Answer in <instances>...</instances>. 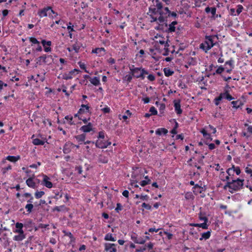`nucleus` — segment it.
Masks as SVG:
<instances>
[{"label":"nucleus","mask_w":252,"mask_h":252,"mask_svg":"<svg viewBox=\"0 0 252 252\" xmlns=\"http://www.w3.org/2000/svg\"><path fill=\"white\" fill-rule=\"evenodd\" d=\"M152 2L153 4L149 7L148 12L151 18L150 22H156L158 24L163 23L164 20L162 13H164V8L163 7L162 2L159 0H153Z\"/></svg>","instance_id":"nucleus-1"},{"label":"nucleus","mask_w":252,"mask_h":252,"mask_svg":"<svg viewBox=\"0 0 252 252\" xmlns=\"http://www.w3.org/2000/svg\"><path fill=\"white\" fill-rule=\"evenodd\" d=\"M244 185V179L237 178L233 179L231 181H228L223 187V189L233 193L243 189Z\"/></svg>","instance_id":"nucleus-2"},{"label":"nucleus","mask_w":252,"mask_h":252,"mask_svg":"<svg viewBox=\"0 0 252 252\" xmlns=\"http://www.w3.org/2000/svg\"><path fill=\"white\" fill-rule=\"evenodd\" d=\"M217 38V35H206L204 41L200 44L199 48L205 53H207L216 44Z\"/></svg>","instance_id":"nucleus-3"},{"label":"nucleus","mask_w":252,"mask_h":252,"mask_svg":"<svg viewBox=\"0 0 252 252\" xmlns=\"http://www.w3.org/2000/svg\"><path fill=\"white\" fill-rule=\"evenodd\" d=\"M129 70L132 75L136 78H145V74H148V72L141 67H135L134 65L129 66Z\"/></svg>","instance_id":"nucleus-4"},{"label":"nucleus","mask_w":252,"mask_h":252,"mask_svg":"<svg viewBox=\"0 0 252 252\" xmlns=\"http://www.w3.org/2000/svg\"><path fill=\"white\" fill-rule=\"evenodd\" d=\"M155 38L157 39V40L156 41V44L155 47H157V43H159L160 45H163L164 46V52L162 53V55L163 56H168L169 54V50L168 49L169 45L167 42L168 39L166 41H165V38H164L163 37L160 36H159L158 39L157 36H156Z\"/></svg>","instance_id":"nucleus-5"},{"label":"nucleus","mask_w":252,"mask_h":252,"mask_svg":"<svg viewBox=\"0 0 252 252\" xmlns=\"http://www.w3.org/2000/svg\"><path fill=\"white\" fill-rule=\"evenodd\" d=\"M53 59L51 55H43L37 58V63L41 65L43 63L49 64L53 62Z\"/></svg>","instance_id":"nucleus-6"},{"label":"nucleus","mask_w":252,"mask_h":252,"mask_svg":"<svg viewBox=\"0 0 252 252\" xmlns=\"http://www.w3.org/2000/svg\"><path fill=\"white\" fill-rule=\"evenodd\" d=\"M50 6H47L39 9L37 12V15L40 18L49 17L50 18L53 19V15L50 14Z\"/></svg>","instance_id":"nucleus-7"},{"label":"nucleus","mask_w":252,"mask_h":252,"mask_svg":"<svg viewBox=\"0 0 252 252\" xmlns=\"http://www.w3.org/2000/svg\"><path fill=\"white\" fill-rule=\"evenodd\" d=\"M111 144V142L110 141H105L103 139H97L95 142L96 147L99 149L106 148Z\"/></svg>","instance_id":"nucleus-8"},{"label":"nucleus","mask_w":252,"mask_h":252,"mask_svg":"<svg viewBox=\"0 0 252 252\" xmlns=\"http://www.w3.org/2000/svg\"><path fill=\"white\" fill-rule=\"evenodd\" d=\"M162 14H163V18L164 22L167 21L166 19L168 17H172L175 18L177 17V14L176 12H171L167 7H164V11Z\"/></svg>","instance_id":"nucleus-9"},{"label":"nucleus","mask_w":252,"mask_h":252,"mask_svg":"<svg viewBox=\"0 0 252 252\" xmlns=\"http://www.w3.org/2000/svg\"><path fill=\"white\" fill-rule=\"evenodd\" d=\"M226 172L227 175L222 178V175H224V172L221 171L220 174V178L222 181H227V182L228 181H230V179L232 178V176H233V174L231 173V169H227Z\"/></svg>","instance_id":"nucleus-10"},{"label":"nucleus","mask_w":252,"mask_h":252,"mask_svg":"<svg viewBox=\"0 0 252 252\" xmlns=\"http://www.w3.org/2000/svg\"><path fill=\"white\" fill-rule=\"evenodd\" d=\"M229 86L227 85L224 90V92L220 94V95H222V99L224 98L229 101L234 99V98L229 94Z\"/></svg>","instance_id":"nucleus-11"},{"label":"nucleus","mask_w":252,"mask_h":252,"mask_svg":"<svg viewBox=\"0 0 252 252\" xmlns=\"http://www.w3.org/2000/svg\"><path fill=\"white\" fill-rule=\"evenodd\" d=\"M217 8L215 7L207 6L205 9V12L207 14L211 13V18L214 19L218 18V14H216Z\"/></svg>","instance_id":"nucleus-12"},{"label":"nucleus","mask_w":252,"mask_h":252,"mask_svg":"<svg viewBox=\"0 0 252 252\" xmlns=\"http://www.w3.org/2000/svg\"><path fill=\"white\" fill-rule=\"evenodd\" d=\"M173 104L175 111L176 112V114L178 115H180L183 112V110L181 107V106L180 99H175L173 101Z\"/></svg>","instance_id":"nucleus-13"},{"label":"nucleus","mask_w":252,"mask_h":252,"mask_svg":"<svg viewBox=\"0 0 252 252\" xmlns=\"http://www.w3.org/2000/svg\"><path fill=\"white\" fill-rule=\"evenodd\" d=\"M104 251L107 252H117V245L112 243L104 244Z\"/></svg>","instance_id":"nucleus-14"},{"label":"nucleus","mask_w":252,"mask_h":252,"mask_svg":"<svg viewBox=\"0 0 252 252\" xmlns=\"http://www.w3.org/2000/svg\"><path fill=\"white\" fill-rule=\"evenodd\" d=\"M80 72V70L77 69H74L71 70L67 74H64L63 75V79L66 80L71 79L75 75V73L78 74Z\"/></svg>","instance_id":"nucleus-15"},{"label":"nucleus","mask_w":252,"mask_h":252,"mask_svg":"<svg viewBox=\"0 0 252 252\" xmlns=\"http://www.w3.org/2000/svg\"><path fill=\"white\" fill-rule=\"evenodd\" d=\"M44 47V50L45 52H49L51 51V48L50 47L52 42L51 41H46L45 39H42L41 42Z\"/></svg>","instance_id":"nucleus-16"},{"label":"nucleus","mask_w":252,"mask_h":252,"mask_svg":"<svg viewBox=\"0 0 252 252\" xmlns=\"http://www.w3.org/2000/svg\"><path fill=\"white\" fill-rule=\"evenodd\" d=\"M193 189H194L193 192L194 193H203L206 190V187L204 186V187H201L198 184H195L193 187Z\"/></svg>","instance_id":"nucleus-17"},{"label":"nucleus","mask_w":252,"mask_h":252,"mask_svg":"<svg viewBox=\"0 0 252 252\" xmlns=\"http://www.w3.org/2000/svg\"><path fill=\"white\" fill-rule=\"evenodd\" d=\"M131 238L134 243L137 244H144L146 242L145 239L142 237H138L135 234L132 235Z\"/></svg>","instance_id":"nucleus-18"},{"label":"nucleus","mask_w":252,"mask_h":252,"mask_svg":"<svg viewBox=\"0 0 252 252\" xmlns=\"http://www.w3.org/2000/svg\"><path fill=\"white\" fill-rule=\"evenodd\" d=\"M231 104L233 105L232 107L237 109L241 108L244 104V101H243L241 99H239L236 101H232L231 102Z\"/></svg>","instance_id":"nucleus-19"},{"label":"nucleus","mask_w":252,"mask_h":252,"mask_svg":"<svg viewBox=\"0 0 252 252\" xmlns=\"http://www.w3.org/2000/svg\"><path fill=\"white\" fill-rule=\"evenodd\" d=\"M43 184L46 187L51 189L53 187V184L50 181V178L47 175H43Z\"/></svg>","instance_id":"nucleus-20"},{"label":"nucleus","mask_w":252,"mask_h":252,"mask_svg":"<svg viewBox=\"0 0 252 252\" xmlns=\"http://www.w3.org/2000/svg\"><path fill=\"white\" fill-rule=\"evenodd\" d=\"M92 53H95L98 56L100 57L105 55V49H104V48L103 47L96 48L92 50Z\"/></svg>","instance_id":"nucleus-21"},{"label":"nucleus","mask_w":252,"mask_h":252,"mask_svg":"<svg viewBox=\"0 0 252 252\" xmlns=\"http://www.w3.org/2000/svg\"><path fill=\"white\" fill-rule=\"evenodd\" d=\"M80 130L84 132H89L93 130V125L89 123L87 125L82 126Z\"/></svg>","instance_id":"nucleus-22"},{"label":"nucleus","mask_w":252,"mask_h":252,"mask_svg":"<svg viewBox=\"0 0 252 252\" xmlns=\"http://www.w3.org/2000/svg\"><path fill=\"white\" fill-rule=\"evenodd\" d=\"M72 145H73V144L71 142H67L65 143L63 149V153L66 154L70 153Z\"/></svg>","instance_id":"nucleus-23"},{"label":"nucleus","mask_w":252,"mask_h":252,"mask_svg":"<svg viewBox=\"0 0 252 252\" xmlns=\"http://www.w3.org/2000/svg\"><path fill=\"white\" fill-rule=\"evenodd\" d=\"M63 233L64 236H68L69 238V239H70L69 243L70 244L74 243L75 242V238L73 236V235L70 232L67 231L65 230H63Z\"/></svg>","instance_id":"nucleus-24"},{"label":"nucleus","mask_w":252,"mask_h":252,"mask_svg":"<svg viewBox=\"0 0 252 252\" xmlns=\"http://www.w3.org/2000/svg\"><path fill=\"white\" fill-rule=\"evenodd\" d=\"M90 106L88 105L82 104L81 108L78 110V113L80 114H84L89 111Z\"/></svg>","instance_id":"nucleus-25"},{"label":"nucleus","mask_w":252,"mask_h":252,"mask_svg":"<svg viewBox=\"0 0 252 252\" xmlns=\"http://www.w3.org/2000/svg\"><path fill=\"white\" fill-rule=\"evenodd\" d=\"M200 132L207 140H209L210 141L212 140L213 138L211 137V134L208 133L205 128H202Z\"/></svg>","instance_id":"nucleus-26"},{"label":"nucleus","mask_w":252,"mask_h":252,"mask_svg":"<svg viewBox=\"0 0 252 252\" xmlns=\"http://www.w3.org/2000/svg\"><path fill=\"white\" fill-rule=\"evenodd\" d=\"M53 212L57 211L58 212H67V208H66V207L65 205H61V206H55L53 209Z\"/></svg>","instance_id":"nucleus-27"},{"label":"nucleus","mask_w":252,"mask_h":252,"mask_svg":"<svg viewBox=\"0 0 252 252\" xmlns=\"http://www.w3.org/2000/svg\"><path fill=\"white\" fill-rule=\"evenodd\" d=\"M20 159V156H8L6 157L5 159L13 162L15 163L18 160Z\"/></svg>","instance_id":"nucleus-28"},{"label":"nucleus","mask_w":252,"mask_h":252,"mask_svg":"<svg viewBox=\"0 0 252 252\" xmlns=\"http://www.w3.org/2000/svg\"><path fill=\"white\" fill-rule=\"evenodd\" d=\"M24 226V224L22 223L21 222H17L15 224V227L16 228V230L15 231V232L18 233H22L24 232V231L23 230V227Z\"/></svg>","instance_id":"nucleus-29"},{"label":"nucleus","mask_w":252,"mask_h":252,"mask_svg":"<svg viewBox=\"0 0 252 252\" xmlns=\"http://www.w3.org/2000/svg\"><path fill=\"white\" fill-rule=\"evenodd\" d=\"M74 137L80 144H82V142H84L85 141L86 134L83 133L80 135H76Z\"/></svg>","instance_id":"nucleus-30"},{"label":"nucleus","mask_w":252,"mask_h":252,"mask_svg":"<svg viewBox=\"0 0 252 252\" xmlns=\"http://www.w3.org/2000/svg\"><path fill=\"white\" fill-rule=\"evenodd\" d=\"M26 184L27 186L30 188L34 189L36 187V184L34 182L32 178L30 177L26 180Z\"/></svg>","instance_id":"nucleus-31"},{"label":"nucleus","mask_w":252,"mask_h":252,"mask_svg":"<svg viewBox=\"0 0 252 252\" xmlns=\"http://www.w3.org/2000/svg\"><path fill=\"white\" fill-rule=\"evenodd\" d=\"M167 133L168 130L165 128H159L156 130V134L158 135H166Z\"/></svg>","instance_id":"nucleus-32"},{"label":"nucleus","mask_w":252,"mask_h":252,"mask_svg":"<svg viewBox=\"0 0 252 252\" xmlns=\"http://www.w3.org/2000/svg\"><path fill=\"white\" fill-rule=\"evenodd\" d=\"M90 81L91 84L95 86H98L100 84L99 79L97 77H94V78H90Z\"/></svg>","instance_id":"nucleus-33"},{"label":"nucleus","mask_w":252,"mask_h":252,"mask_svg":"<svg viewBox=\"0 0 252 252\" xmlns=\"http://www.w3.org/2000/svg\"><path fill=\"white\" fill-rule=\"evenodd\" d=\"M26 238L24 233H19L17 235H15L13 237V240L17 241H21L24 240Z\"/></svg>","instance_id":"nucleus-34"},{"label":"nucleus","mask_w":252,"mask_h":252,"mask_svg":"<svg viewBox=\"0 0 252 252\" xmlns=\"http://www.w3.org/2000/svg\"><path fill=\"white\" fill-rule=\"evenodd\" d=\"M81 46L82 44L80 42H76L72 45V47L75 53H78Z\"/></svg>","instance_id":"nucleus-35"},{"label":"nucleus","mask_w":252,"mask_h":252,"mask_svg":"<svg viewBox=\"0 0 252 252\" xmlns=\"http://www.w3.org/2000/svg\"><path fill=\"white\" fill-rule=\"evenodd\" d=\"M25 209L26 210V215H29L31 213H32V209L33 208V205L32 203H28L25 207Z\"/></svg>","instance_id":"nucleus-36"},{"label":"nucleus","mask_w":252,"mask_h":252,"mask_svg":"<svg viewBox=\"0 0 252 252\" xmlns=\"http://www.w3.org/2000/svg\"><path fill=\"white\" fill-rule=\"evenodd\" d=\"M211 236V231H208L206 232L202 233L201 234V237L200 238V240L202 241L203 239L207 240Z\"/></svg>","instance_id":"nucleus-37"},{"label":"nucleus","mask_w":252,"mask_h":252,"mask_svg":"<svg viewBox=\"0 0 252 252\" xmlns=\"http://www.w3.org/2000/svg\"><path fill=\"white\" fill-rule=\"evenodd\" d=\"M163 71L166 77H169L170 76L174 74V71L168 67L164 68L163 69Z\"/></svg>","instance_id":"nucleus-38"},{"label":"nucleus","mask_w":252,"mask_h":252,"mask_svg":"<svg viewBox=\"0 0 252 252\" xmlns=\"http://www.w3.org/2000/svg\"><path fill=\"white\" fill-rule=\"evenodd\" d=\"M32 143L34 145H43L45 143V142L43 140H42L39 138H35L32 140Z\"/></svg>","instance_id":"nucleus-39"},{"label":"nucleus","mask_w":252,"mask_h":252,"mask_svg":"<svg viewBox=\"0 0 252 252\" xmlns=\"http://www.w3.org/2000/svg\"><path fill=\"white\" fill-rule=\"evenodd\" d=\"M104 240L106 241H116V238L113 237V235L111 233H107L106 234L104 237Z\"/></svg>","instance_id":"nucleus-40"},{"label":"nucleus","mask_w":252,"mask_h":252,"mask_svg":"<svg viewBox=\"0 0 252 252\" xmlns=\"http://www.w3.org/2000/svg\"><path fill=\"white\" fill-rule=\"evenodd\" d=\"M156 104L158 105L159 104V110L161 113H163L164 110L165 109V104L163 103H159L158 101H156Z\"/></svg>","instance_id":"nucleus-41"},{"label":"nucleus","mask_w":252,"mask_h":252,"mask_svg":"<svg viewBox=\"0 0 252 252\" xmlns=\"http://www.w3.org/2000/svg\"><path fill=\"white\" fill-rule=\"evenodd\" d=\"M11 169V165L8 164L7 166L2 167L1 169V171L3 175H5L8 172V171L10 170Z\"/></svg>","instance_id":"nucleus-42"},{"label":"nucleus","mask_w":252,"mask_h":252,"mask_svg":"<svg viewBox=\"0 0 252 252\" xmlns=\"http://www.w3.org/2000/svg\"><path fill=\"white\" fill-rule=\"evenodd\" d=\"M245 172L252 177V166L248 165L245 169Z\"/></svg>","instance_id":"nucleus-43"},{"label":"nucleus","mask_w":252,"mask_h":252,"mask_svg":"<svg viewBox=\"0 0 252 252\" xmlns=\"http://www.w3.org/2000/svg\"><path fill=\"white\" fill-rule=\"evenodd\" d=\"M45 194V192L43 191H36L35 192L34 196L37 199H39Z\"/></svg>","instance_id":"nucleus-44"},{"label":"nucleus","mask_w":252,"mask_h":252,"mask_svg":"<svg viewBox=\"0 0 252 252\" xmlns=\"http://www.w3.org/2000/svg\"><path fill=\"white\" fill-rule=\"evenodd\" d=\"M222 95H219V96L216 97L214 99V103L216 106L219 105L220 104V101L222 99Z\"/></svg>","instance_id":"nucleus-45"},{"label":"nucleus","mask_w":252,"mask_h":252,"mask_svg":"<svg viewBox=\"0 0 252 252\" xmlns=\"http://www.w3.org/2000/svg\"><path fill=\"white\" fill-rule=\"evenodd\" d=\"M234 61L231 58L229 61H227L225 63V66L228 65L229 67H231V66L234 67Z\"/></svg>","instance_id":"nucleus-46"},{"label":"nucleus","mask_w":252,"mask_h":252,"mask_svg":"<svg viewBox=\"0 0 252 252\" xmlns=\"http://www.w3.org/2000/svg\"><path fill=\"white\" fill-rule=\"evenodd\" d=\"M55 195L54 198L57 199L61 198L63 196V193L62 191V190H61L60 191H57V192H55Z\"/></svg>","instance_id":"nucleus-47"},{"label":"nucleus","mask_w":252,"mask_h":252,"mask_svg":"<svg viewBox=\"0 0 252 252\" xmlns=\"http://www.w3.org/2000/svg\"><path fill=\"white\" fill-rule=\"evenodd\" d=\"M132 74H127L124 77V80L128 83L131 82L132 79Z\"/></svg>","instance_id":"nucleus-48"},{"label":"nucleus","mask_w":252,"mask_h":252,"mask_svg":"<svg viewBox=\"0 0 252 252\" xmlns=\"http://www.w3.org/2000/svg\"><path fill=\"white\" fill-rule=\"evenodd\" d=\"M160 229V228L156 229L155 228H150L148 229V232L146 231L145 232V234L149 235V232H151V233L154 232H158Z\"/></svg>","instance_id":"nucleus-49"},{"label":"nucleus","mask_w":252,"mask_h":252,"mask_svg":"<svg viewBox=\"0 0 252 252\" xmlns=\"http://www.w3.org/2000/svg\"><path fill=\"white\" fill-rule=\"evenodd\" d=\"M151 180H142L140 182L139 184L142 187H144L147 185L150 184L151 183Z\"/></svg>","instance_id":"nucleus-50"},{"label":"nucleus","mask_w":252,"mask_h":252,"mask_svg":"<svg viewBox=\"0 0 252 252\" xmlns=\"http://www.w3.org/2000/svg\"><path fill=\"white\" fill-rule=\"evenodd\" d=\"M65 119L69 121V124L70 125H75V123L72 121L73 117L69 115H67L65 117Z\"/></svg>","instance_id":"nucleus-51"},{"label":"nucleus","mask_w":252,"mask_h":252,"mask_svg":"<svg viewBox=\"0 0 252 252\" xmlns=\"http://www.w3.org/2000/svg\"><path fill=\"white\" fill-rule=\"evenodd\" d=\"M131 115V113L130 112V111L129 110H127L126 111L125 115L123 116V119L125 120H126L127 119L128 117H130Z\"/></svg>","instance_id":"nucleus-52"},{"label":"nucleus","mask_w":252,"mask_h":252,"mask_svg":"<svg viewBox=\"0 0 252 252\" xmlns=\"http://www.w3.org/2000/svg\"><path fill=\"white\" fill-rule=\"evenodd\" d=\"M78 64L82 69L84 70L85 72L89 73V71L86 69V64L84 63L79 62Z\"/></svg>","instance_id":"nucleus-53"},{"label":"nucleus","mask_w":252,"mask_h":252,"mask_svg":"<svg viewBox=\"0 0 252 252\" xmlns=\"http://www.w3.org/2000/svg\"><path fill=\"white\" fill-rule=\"evenodd\" d=\"M149 111L152 115H156L158 114V111L154 106L150 107Z\"/></svg>","instance_id":"nucleus-54"},{"label":"nucleus","mask_w":252,"mask_h":252,"mask_svg":"<svg viewBox=\"0 0 252 252\" xmlns=\"http://www.w3.org/2000/svg\"><path fill=\"white\" fill-rule=\"evenodd\" d=\"M224 70V68L222 66H219L218 69L216 70V72L214 73V75L215 74H220Z\"/></svg>","instance_id":"nucleus-55"},{"label":"nucleus","mask_w":252,"mask_h":252,"mask_svg":"<svg viewBox=\"0 0 252 252\" xmlns=\"http://www.w3.org/2000/svg\"><path fill=\"white\" fill-rule=\"evenodd\" d=\"M176 30V28L174 25H172V24H170L169 25V27L168 28L167 31L169 32H175Z\"/></svg>","instance_id":"nucleus-56"},{"label":"nucleus","mask_w":252,"mask_h":252,"mask_svg":"<svg viewBox=\"0 0 252 252\" xmlns=\"http://www.w3.org/2000/svg\"><path fill=\"white\" fill-rule=\"evenodd\" d=\"M29 40L31 42H32V44H39V42L36 39L35 37H31L29 38Z\"/></svg>","instance_id":"nucleus-57"},{"label":"nucleus","mask_w":252,"mask_h":252,"mask_svg":"<svg viewBox=\"0 0 252 252\" xmlns=\"http://www.w3.org/2000/svg\"><path fill=\"white\" fill-rule=\"evenodd\" d=\"M105 137V133L103 131H99L98 132V135L97 136L98 139H103Z\"/></svg>","instance_id":"nucleus-58"},{"label":"nucleus","mask_w":252,"mask_h":252,"mask_svg":"<svg viewBox=\"0 0 252 252\" xmlns=\"http://www.w3.org/2000/svg\"><path fill=\"white\" fill-rule=\"evenodd\" d=\"M207 222H204L203 223H199V227H201L203 229H208V225L207 224Z\"/></svg>","instance_id":"nucleus-59"},{"label":"nucleus","mask_w":252,"mask_h":252,"mask_svg":"<svg viewBox=\"0 0 252 252\" xmlns=\"http://www.w3.org/2000/svg\"><path fill=\"white\" fill-rule=\"evenodd\" d=\"M72 24L71 22H69L68 25L67 27V29L68 31V32H74L73 26H71Z\"/></svg>","instance_id":"nucleus-60"},{"label":"nucleus","mask_w":252,"mask_h":252,"mask_svg":"<svg viewBox=\"0 0 252 252\" xmlns=\"http://www.w3.org/2000/svg\"><path fill=\"white\" fill-rule=\"evenodd\" d=\"M50 14L53 15L54 16V18H56L58 15V13L55 12L53 9L52 7L51 6H50Z\"/></svg>","instance_id":"nucleus-61"},{"label":"nucleus","mask_w":252,"mask_h":252,"mask_svg":"<svg viewBox=\"0 0 252 252\" xmlns=\"http://www.w3.org/2000/svg\"><path fill=\"white\" fill-rule=\"evenodd\" d=\"M75 170L79 174H82L83 170L82 167L81 166H77L75 167Z\"/></svg>","instance_id":"nucleus-62"},{"label":"nucleus","mask_w":252,"mask_h":252,"mask_svg":"<svg viewBox=\"0 0 252 252\" xmlns=\"http://www.w3.org/2000/svg\"><path fill=\"white\" fill-rule=\"evenodd\" d=\"M245 127H247V131L249 133L252 134V125H249L248 124H245Z\"/></svg>","instance_id":"nucleus-63"},{"label":"nucleus","mask_w":252,"mask_h":252,"mask_svg":"<svg viewBox=\"0 0 252 252\" xmlns=\"http://www.w3.org/2000/svg\"><path fill=\"white\" fill-rule=\"evenodd\" d=\"M123 209V206L122 204L120 203H118L117 204V207L115 209V210L117 212H119V211H121Z\"/></svg>","instance_id":"nucleus-64"}]
</instances>
